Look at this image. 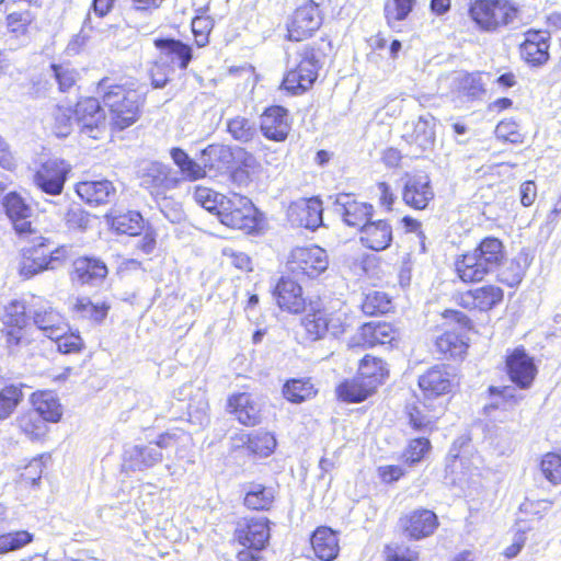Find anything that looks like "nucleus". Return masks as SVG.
Listing matches in <instances>:
<instances>
[{
	"mask_svg": "<svg viewBox=\"0 0 561 561\" xmlns=\"http://www.w3.org/2000/svg\"><path fill=\"white\" fill-rule=\"evenodd\" d=\"M98 92L102 96L103 105L108 110L113 129L124 130L140 118L144 100L136 90L103 78L99 82Z\"/></svg>",
	"mask_w": 561,
	"mask_h": 561,
	"instance_id": "nucleus-1",
	"label": "nucleus"
},
{
	"mask_svg": "<svg viewBox=\"0 0 561 561\" xmlns=\"http://www.w3.org/2000/svg\"><path fill=\"white\" fill-rule=\"evenodd\" d=\"M319 59L313 47L305 45L288 55L287 72L283 88L291 94H301L309 90L318 78Z\"/></svg>",
	"mask_w": 561,
	"mask_h": 561,
	"instance_id": "nucleus-2",
	"label": "nucleus"
},
{
	"mask_svg": "<svg viewBox=\"0 0 561 561\" xmlns=\"http://www.w3.org/2000/svg\"><path fill=\"white\" fill-rule=\"evenodd\" d=\"M69 255V249L60 245L51 249L48 239L41 238L37 243L23 250L19 265V273L24 278H31L44 271L60 267Z\"/></svg>",
	"mask_w": 561,
	"mask_h": 561,
	"instance_id": "nucleus-3",
	"label": "nucleus"
},
{
	"mask_svg": "<svg viewBox=\"0 0 561 561\" xmlns=\"http://www.w3.org/2000/svg\"><path fill=\"white\" fill-rule=\"evenodd\" d=\"M518 13L517 5L510 0H474L469 8L472 21L486 32L513 24Z\"/></svg>",
	"mask_w": 561,
	"mask_h": 561,
	"instance_id": "nucleus-4",
	"label": "nucleus"
},
{
	"mask_svg": "<svg viewBox=\"0 0 561 561\" xmlns=\"http://www.w3.org/2000/svg\"><path fill=\"white\" fill-rule=\"evenodd\" d=\"M1 337L10 354L18 353L22 347L33 341L32 327L28 323L25 305L22 301L13 300L4 307L1 317Z\"/></svg>",
	"mask_w": 561,
	"mask_h": 561,
	"instance_id": "nucleus-5",
	"label": "nucleus"
},
{
	"mask_svg": "<svg viewBox=\"0 0 561 561\" xmlns=\"http://www.w3.org/2000/svg\"><path fill=\"white\" fill-rule=\"evenodd\" d=\"M234 539L243 549L237 553L239 561H259L261 551L270 539L268 519L251 518L237 524Z\"/></svg>",
	"mask_w": 561,
	"mask_h": 561,
	"instance_id": "nucleus-6",
	"label": "nucleus"
},
{
	"mask_svg": "<svg viewBox=\"0 0 561 561\" xmlns=\"http://www.w3.org/2000/svg\"><path fill=\"white\" fill-rule=\"evenodd\" d=\"M301 327L305 331V337L310 342L322 340L327 335L339 337L346 328L345 314L311 307L301 319Z\"/></svg>",
	"mask_w": 561,
	"mask_h": 561,
	"instance_id": "nucleus-7",
	"label": "nucleus"
},
{
	"mask_svg": "<svg viewBox=\"0 0 561 561\" xmlns=\"http://www.w3.org/2000/svg\"><path fill=\"white\" fill-rule=\"evenodd\" d=\"M218 219L232 229L252 232L257 226L256 208L250 198L231 194L221 201Z\"/></svg>",
	"mask_w": 561,
	"mask_h": 561,
	"instance_id": "nucleus-8",
	"label": "nucleus"
},
{
	"mask_svg": "<svg viewBox=\"0 0 561 561\" xmlns=\"http://www.w3.org/2000/svg\"><path fill=\"white\" fill-rule=\"evenodd\" d=\"M286 266L295 277L316 278L327 271L329 259L325 250L318 245L297 247L290 252Z\"/></svg>",
	"mask_w": 561,
	"mask_h": 561,
	"instance_id": "nucleus-9",
	"label": "nucleus"
},
{
	"mask_svg": "<svg viewBox=\"0 0 561 561\" xmlns=\"http://www.w3.org/2000/svg\"><path fill=\"white\" fill-rule=\"evenodd\" d=\"M71 165L60 158L42 162L33 175V183L43 193L58 196L62 193Z\"/></svg>",
	"mask_w": 561,
	"mask_h": 561,
	"instance_id": "nucleus-10",
	"label": "nucleus"
},
{
	"mask_svg": "<svg viewBox=\"0 0 561 561\" xmlns=\"http://www.w3.org/2000/svg\"><path fill=\"white\" fill-rule=\"evenodd\" d=\"M332 211L348 227L360 229L373 216V205L357 201L351 194H336L329 196Z\"/></svg>",
	"mask_w": 561,
	"mask_h": 561,
	"instance_id": "nucleus-11",
	"label": "nucleus"
},
{
	"mask_svg": "<svg viewBox=\"0 0 561 561\" xmlns=\"http://www.w3.org/2000/svg\"><path fill=\"white\" fill-rule=\"evenodd\" d=\"M322 24V16L319 3L316 0H304L296 9L288 25V37L299 42L319 30Z\"/></svg>",
	"mask_w": 561,
	"mask_h": 561,
	"instance_id": "nucleus-12",
	"label": "nucleus"
},
{
	"mask_svg": "<svg viewBox=\"0 0 561 561\" xmlns=\"http://www.w3.org/2000/svg\"><path fill=\"white\" fill-rule=\"evenodd\" d=\"M398 525L405 537L421 540L434 534L438 527V518L433 511L420 508L402 515Z\"/></svg>",
	"mask_w": 561,
	"mask_h": 561,
	"instance_id": "nucleus-13",
	"label": "nucleus"
},
{
	"mask_svg": "<svg viewBox=\"0 0 561 561\" xmlns=\"http://www.w3.org/2000/svg\"><path fill=\"white\" fill-rule=\"evenodd\" d=\"M178 183L171 169L160 162H150L140 170V185L154 197L164 196Z\"/></svg>",
	"mask_w": 561,
	"mask_h": 561,
	"instance_id": "nucleus-14",
	"label": "nucleus"
},
{
	"mask_svg": "<svg viewBox=\"0 0 561 561\" xmlns=\"http://www.w3.org/2000/svg\"><path fill=\"white\" fill-rule=\"evenodd\" d=\"M456 385V376L447 365H435L419 377V386L425 398L449 393Z\"/></svg>",
	"mask_w": 561,
	"mask_h": 561,
	"instance_id": "nucleus-15",
	"label": "nucleus"
},
{
	"mask_svg": "<svg viewBox=\"0 0 561 561\" xmlns=\"http://www.w3.org/2000/svg\"><path fill=\"white\" fill-rule=\"evenodd\" d=\"M506 368L511 380L520 389L529 388L537 374L533 357L520 347L507 355Z\"/></svg>",
	"mask_w": 561,
	"mask_h": 561,
	"instance_id": "nucleus-16",
	"label": "nucleus"
},
{
	"mask_svg": "<svg viewBox=\"0 0 561 561\" xmlns=\"http://www.w3.org/2000/svg\"><path fill=\"white\" fill-rule=\"evenodd\" d=\"M322 202L318 197L301 198L290 204L288 208L289 221L310 230L322 224Z\"/></svg>",
	"mask_w": 561,
	"mask_h": 561,
	"instance_id": "nucleus-17",
	"label": "nucleus"
},
{
	"mask_svg": "<svg viewBox=\"0 0 561 561\" xmlns=\"http://www.w3.org/2000/svg\"><path fill=\"white\" fill-rule=\"evenodd\" d=\"M435 197L431 180L426 174L408 176L403 190L402 199L411 208L423 210Z\"/></svg>",
	"mask_w": 561,
	"mask_h": 561,
	"instance_id": "nucleus-18",
	"label": "nucleus"
},
{
	"mask_svg": "<svg viewBox=\"0 0 561 561\" xmlns=\"http://www.w3.org/2000/svg\"><path fill=\"white\" fill-rule=\"evenodd\" d=\"M260 128L265 138L284 141L291 128L289 115L282 106H272L261 116Z\"/></svg>",
	"mask_w": 561,
	"mask_h": 561,
	"instance_id": "nucleus-19",
	"label": "nucleus"
},
{
	"mask_svg": "<svg viewBox=\"0 0 561 561\" xmlns=\"http://www.w3.org/2000/svg\"><path fill=\"white\" fill-rule=\"evenodd\" d=\"M76 193L90 206L111 203L116 196L114 184L106 179L81 181L76 185Z\"/></svg>",
	"mask_w": 561,
	"mask_h": 561,
	"instance_id": "nucleus-20",
	"label": "nucleus"
},
{
	"mask_svg": "<svg viewBox=\"0 0 561 561\" xmlns=\"http://www.w3.org/2000/svg\"><path fill=\"white\" fill-rule=\"evenodd\" d=\"M75 116L82 130L94 139L98 135L94 133L101 124H104L105 114L99 101L94 98H87L77 103Z\"/></svg>",
	"mask_w": 561,
	"mask_h": 561,
	"instance_id": "nucleus-21",
	"label": "nucleus"
},
{
	"mask_svg": "<svg viewBox=\"0 0 561 561\" xmlns=\"http://www.w3.org/2000/svg\"><path fill=\"white\" fill-rule=\"evenodd\" d=\"M359 231L362 244L370 250H386L392 242V227L386 220H367Z\"/></svg>",
	"mask_w": 561,
	"mask_h": 561,
	"instance_id": "nucleus-22",
	"label": "nucleus"
},
{
	"mask_svg": "<svg viewBox=\"0 0 561 561\" xmlns=\"http://www.w3.org/2000/svg\"><path fill=\"white\" fill-rule=\"evenodd\" d=\"M154 46L159 49V55L173 66V70L178 67L185 70L192 60V48L190 45L174 38H158Z\"/></svg>",
	"mask_w": 561,
	"mask_h": 561,
	"instance_id": "nucleus-23",
	"label": "nucleus"
},
{
	"mask_svg": "<svg viewBox=\"0 0 561 561\" xmlns=\"http://www.w3.org/2000/svg\"><path fill=\"white\" fill-rule=\"evenodd\" d=\"M396 331L388 322L371 321L362 325L359 333L354 337L355 345L374 347L389 344L394 340Z\"/></svg>",
	"mask_w": 561,
	"mask_h": 561,
	"instance_id": "nucleus-24",
	"label": "nucleus"
},
{
	"mask_svg": "<svg viewBox=\"0 0 561 561\" xmlns=\"http://www.w3.org/2000/svg\"><path fill=\"white\" fill-rule=\"evenodd\" d=\"M530 263L531 257L525 251H520L512 259L504 256L503 263L495 270L497 279L510 287H514L523 280Z\"/></svg>",
	"mask_w": 561,
	"mask_h": 561,
	"instance_id": "nucleus-25",
	"label": "nucleus"
},
{
	"mask_svg": "<svg viewBox=\"0 0 561 561\" xmlns=\"http://www.w3.org/2000/svg\"><path fill=\"white\" fill-rule=\"evenodd\" d=\"M503 290L495 285H484L465 293L461 297L466 308L488 311L503 299Z\"/></svg>",
	"mask_w": 561,
	"mask_h": 561,
	"instance_id": "nucleus-26",
	"label": "nucleus"
},
{
	"mask_svg": "<svg viewBox=\"0 0 561 561\" xmlns=\"http://www.w3.org/2000/svg\"><path fill=\"white\" fill-rule=\"evenodd\" d=\"M228 405L237 420L245 426H254L261 421V407L250 393L233 394Z\"/></svg>",
	"mask_w": 561,
	"mask_h": 561,
	"instance_id": "nucleus-27",
	"label": "nucleus"
},
{
	"mask_svg": "<svg viewBox=\"0 0 561 561\" xmlns=\"http://www.w3.org/2000/svg\"><path fill=\"white\" fill-rule=\"evenodd\" d=\"M274 295L279 308L297 313L305 307L301 286L295 280L282 277L275 286Z\"/></svg>",
	"mask_w": 561,
	"mask_h": 561,
	"instance_id": "nucleus-28",
	"label": "nucleus"
},
{
	"mask_svg": "<svg viewBox=\"0 0 561 561\" xmlns=\"http://www.w3.org/2000/svg\"><path fill=\"white\" fill-rule=\"evenodd\" d=\"M106 275L107 267L99 259L83 256L73 262L72 278L82 285H98Z\"/></svg>",
	"mask_w": 561,
	"mask_h": 561,
	"instance_id": "nucleus-29",
	"label": "nucleus"
},
{
	"mask_svg": "<svg viewBox=\"0 0 561 561\" xmlns=\"http://www.w3.org/2000/svg\"><path fill=\"white\" fill-rule=\"evenodd\" d=\"M162 451L158 446L135 445L125 451V463L131 470H145L162 460Z\"/></svg>",
	"mask_w": 561,
	"mask_h": 561,
	"instance_id": "nucleus-30",
	"label": "nucleus"
},
{
	"mask_svg": "<svg viewBox=\"0 0 561 561\" xmlns=\"http://www.w3.org/2000/svg\"><path fill=\"white\" fill-rule=\"evenodd\" d=\"M2 205L8 217L12 220L14 229L19 233H26L31 230V208L25 204L23 198L11 192L3 197Z\"/></svg>",
	"mask_w": 561,
	"mask_h": 561,
	"instance_id": "nucleus-31",
	"label": "nucleus"
},
{
	"mask_svg": "<svg viewBox=\"0 0 561 561\" xmlns=\"http://www.w3.org/2000/svg\"><path fill=\"white\" fill-rule=\"evenodd\" d=\"M314 554L322 561H332L339 553L337 535L329 527L317 528L311 537Z\"/></svg>",
	"mask_w": 561,
	"mask_h": 561,
	"instance_id": "nucleus-32",
	"label": "nucleus"
},
{
	"mask_svg": "<svg viewBox=\"0 0 561 561\" xmlns=\"http://www.w3.org/2000/svg\"><path fill=\"white\" fill-rule=\"evenodd\" d=\"M455 271L465 283L481 282L491 273L473 251L459 256L455 261Z\"/></svg>",
	"mask_w": 561,
	"mask_h": 561,
	"instance_id": "nucleus-33",
	"label": "nucleus"
},
{
	"mask_svg": "<svg viewBox=\"0 0 561 561\" xmlns=\"http://www.w3.org/2000/svg\"><path fill=\"white\" fill-rule=\"evenodd\" d=\"M473 252L491 273L503 263L505 256L502 241L494 237L484 238Z\"/></svg>",
	"mask_w": 561,
	"mask_h": 561,
	"instance_id": "nucleus-34",
	"label": "nucleus"
},
{
	"mask_svg": "<svg viewBox=\"0 0 561 561\" xmlns=\"http://www.w3.org/2000/svg\"><path fill=\"white\" fill-rule=\"evenodd\" d=\"M32 404L45 422L56 423L61 419L62 410L57 397L51 391H39L32 394Z\"/></svg>",
	"mask_w": 561,
	"mask_h": 561,
	"instance_id": "nucleus-35",
	"label": "nucleus"
},
{
	"mask_svg": "<svg viewBox=\"0 0 561 561\" xmlns=\"http://www.w3.org/2000/svg\"><path fill=\"white\" fill-rule=\"evenodd\" d=\"M435 117L427 113L421 115L413 124V131L409 136L410 142L415 144L422 150L431 149L435 144Z\"/></svg>",
	"mask_w": 561,
	"mask_h": 561,
	"instance_id": "nucleus-36",
	"label": "nucleus"
},
{
	"mask_svg": "<svg viewBox=\"0 0 561 561\" xmlns=\"http://www.w3.org/2000/svg\"><path fill=\"white\" fill-rule=\"evenodd\" d=\"M233 154L229 146L222 144H213L201 152L199 161L205 167V171H220L227 169L232 162Z\"/></svg>",
	"mask_w": 561,
	"mask_h": 561,
	"instance_id": "nucleus-37",
	"label": "nucleus"
},
{
	"mask_svg": "<svg viewBox=\"0 0 561 561\" xmlns=\"http://www.w3.org/2000/svg\"><path fill=\"white\" fill-rule=\"evenodd\" d=\"M33 321L36 328L50 340L54 336H60L66 325L61 314L51 308L35 311Z\"/></svg>",
	"mask_w": 561,
	"mask_h": 561,
	"instance_id": "nucleus-38",
	"label": "nucleus"
},
{
	"mask_svg": "<svg viewBox=\"0 0 561 561\" xmlns=\"http://www.w3.org/2000/svg\"><path fill=\"white\" fill-rule=\"evenodd\" d=\"M170 154L173 162L179 167L184 179L188 181H196L206 176L203 163L193 160L181 148H172Z\"/></svg>",
	"mask_w": 561,
	"mask_h": 561,
	"instance_id": "nucleus-39",
	"label": "nucleus"
},
{
	"mask_svg": "<svg viewBox=\"0 0 561 561\" xmlns=\"http://www.w3.org/2000/svg\"><path fill=\"white\" fill-rule=\"evenodd\" d=\"M376 389L374 385L367 383L360 377L352 381H345L337 388L339 398L346 402H362L366 400Z\"/></svg>",
	"mask_w": 561,
	"mask_h": 561,
	"instance_id": "nucleus-40",
	"label": "nucleus"
},
{
	"mask_svg": "<svg viewBox=\"0 0 561 561\" xmlns=\"http://www.w3.org/2000/svg\"><path fill=\"white\" fill-rule=\"evenodd\" d=\"M274 501V490L260 483H251L245 492L244 505L250 510H268Z\"/></svg>",
	"mask_w": 561,
	"mask_h": 561,
	"instance_id": "nucleus-41",
	"label": "nucleus"
},
{
	"mask_svg": "<svg viewBox=\"0 0 561 561\" xmlns=\"http://www.w3.org/2000/svg\"><path fill=\"white\" fill-rule=\"evenodd\" d=\"M388 375L385 363L376 357L365 356L359 364L358 377L376 389Z\"/></svg>",
	"mask_w": 561,
	"mask_h": 561,
	"instance_id": "nucleus-42",
	"label": "nucleus"
},
{
	"mask_svg": "<svg viewBox=\"0 0 561 561\" xmlns=\"http://www.w3.org/2000/svg\"><path fill=\"white\" fill-rule=\"evenodd\" d=\"M35 20L36 13L31 9L16 10L7 14L5 26L8 32L16 37L26 36Z\"/></svg>",
	"mask_w": 561,
	"mask_h": 561,
	"instance_id": "nucleus-43",
	"label": "nucleus"
},
{
	"mask_svg": "<svg viewBox=\"0 0 561 561\" xmlns=\"http://www.w3.org/2000/svg\"><path fill=\"white\" fill-rule=\"evenodd\" d=\"M227 130L234 140L242 144L252 141L257 135L255 123L242 115L227 119Z\"/></svg>",
	"mask_w": 561,
	"mask_h": 561,
	"instance_id": "nucleus-44",
	"label": "nucleus"
},
{
	"mask_svg": "<svg viewBox=\"0 0 561 561\" xmlns=\"http://www.w3.org/2000/svg\"><path fill=\"white\" fill-rule=\"evenodd\" d=\"M22 385L10 383L0 389V421L9 419L23 401Z\"/></svg>",
	"mask_w": 561,
	"mask_h": 561,
	"instance_id": "nucleus-45",
	"label": "nucleus"
},
{
	"mask_svg": "<svg viewBox=\"0 0 561 561\" xmlns=\"http://www.w3.org/2000/svg\"><path fill=\"white\" fill-rule=\"evenodd\" d=\"M19 428L31 439L43 438L47 433L46 422L34 411L23 413L16 419Z\"/></svg>",
	"mask_w": 561,
	"mask_h": 561,
	"instance_id": "nucleus-46",
	"label": "nucleus"
},
{
	"mask_svg": "<svg viewBox=\"0 0 561 561\" xmlns=\"http://www.w3.org/2000/svg\"><path fill=\"white\" fill-rule=\"evenodd\" d=\"M284 397L293 403H301L316 396L317 390L309 379H293L283 388Z\"/></svg>",
	"mask_w": 561,
	"mask_h": 561,
	"instance_id": "nucleus-47",
	"label": "nucleus"
},
{
	"mask_svg": "<svg viewBox=\"0 0 561 561\" xmlns=\"http://www.w3.org/2000/svg\"><path fill=\"white\" fill-rule=\"evenodd\" d=\"M416 0H389L385 4V18L387 24L396 30L398 23L404 21L412 12Z\"/></svg>",
	"mask_w": 561,
	"mask_h": 561,
	"instance_id": "nucleus-48",
	"label": "nucleus"
},
{
	"mask_svg": "<svg viewBox=\"0 0 561 561\" xmlns=\"http://www.w3.org/2000/svg\"><path fill=\"white\" fill-rule=\"evenodd\" d=\"M112 227L118 233L129 236L138 234L144 228V218L140 213L129 210L124 214L116 215L112 218Z\"/></svg>",
	"mask_w": 561,
	"mask_h": 561,
	"instance_id": "nucleus-49",
	"label": "nucleus"
},
{
	"mask_svg": "<svg viewBox=\"0 0 561 561\" xmlns=\"http://www.w3.org/2000/svg\"><path fill=\"white\" fill-rule=\"evenodd\" d=\"M435 345L439 353L451 358L461 357L468 347L460 335L455 332H445L436 339Z\"/></svg>",
	"mask_w": 561,
	"mask_h": 561,
	"instance_id": "nucleus-50",
	"label": "nucleus"
},
{
	"mask_svg": "<svg viewBox=\"0 0 561 561\" xmlns=\"http://www.w3.org/2000/svg\"><path fill=\"white\" fill-rule=\"evenodd\" d=\"M457 89L469 100L481 98L485 93L484 82L480 72L459 75Z\"/></svg>",
	"mask_w": 561,
	"mask_h": 561,
	"instance_id": "nucleus-51",
	"label": "nucleus"
},
{
	"mask_svg": "<svg viewBox=\"0 0 561 561\" xmlns=\"http://www.w3.org/2000/svg\"><path fill=\"white\" fill-rule=\"evenodd\" d=\"M73 311L79 318L101 322L107 316L108 306L105 304H93L89 298L83 297L77 298Z\"/></svg>",
	"mask_w": 561,
	"mask_h": 561,
	"instance_id": "nucleus-52",
	"label": "nucleus"
},
{
	"mask_svg": "<svg viewBox=\"0 0 561 561\" xmlns=\"http://www.w3.org/2000/svg\"><path fill=\"white\" fill-rule=\"evenodd\" d=\"M75 111L70 106H56L53 112V133L57 137H67L72 128Z\"/></svg>",
	"mask_w": 561,
	"mask_h": 561,
	"instance_id": "nucleus-53",
	"label": "nucleus"
},
{
	"mask_svg": "<svg viewBox=\"0 0 561 561\" xmlns=\"http://www.w3.org/2000/svg\"><path fill=\"white\" fill-rule=\"evenodd\" d=\"M276 447L275 437L268 432H255L248 438V448L260 456H268Z\"/></svg>",
	"mask_w": 561,
	"mask_h": 561,
	"instance_id": "nucleus-54",
	"label": "nucleus"
},
{
	"mask_svg": "<svg viewBox=\"0 0 561 561\" xmlns=\"http://www.w3.org/2000/svg\"><path fill=\"white\" fill-rule=\"evenodd\" d=\"M227 196L221 195L209 187L197 186L194 192L195 202L203 208L219 216L221 201Z\"/></svg>",
	"mask_w": 561,
	"mask_h": 561,
	"instance_id": "nucleus-55",
	"label": "nucleus"
},
{
	"mask_svg": "<svg viewBox=\"0 0 561 561\" xmlns=\"http://www.w3.org/2000/svg\"><path fill=\"white\" fill-rule=\"evenodd\" d=\"M548 43H541L538 45L531 41H525L520 47L523 57L528 64H531L533 66L543 65L548 60Z\"/></svg>",
	"mask_w": 561,
	"mask_h": 561,
	"instance_id": "nucleus-56",
	"label": "nucleus"
},
{
	"mask_svg": "<svg viewBox=\"0 0 561 561\" xmlns=\"http://www.w3.org/2000/svg\"><path fill=\"white\" fill-rule=\"evenodd\" d=\"M33 535L26 530H19L0 535V554L15 551L32 542Z\"/></svg>",
	"mask_w": 561,
	"mask_h": 561,
	"instance_id": "nucleus-57",
	"label": "nucleus"
},
{
	"mask_svg": "<svg viewBox=\"0 0 561 561\" xmlns=\"http://www.w3.org/2000/svg\"><path fill=\"white\" fill-rule=\"evenodd\" d=\"M407 413L410 424L415 430H427L432 427L434 416L425 413V404L421 402H412L407 404Z\"/></svg>",
	"mask_w": 561,
	"mask_h": 561,
	"instance_id": "nucleus-58",
	"label": "nucleus"
},
{
	"mask_svg": "<svg viewBox=\"0 0 561 561\" xmlns=\"http://www.w3.org/2000/svg\"><path fill=\"white\" fill-rule=\"evenodd\" d=\"M540 469L545 478L553 484L561 483V455L547 453L540 462Z\"/></svg>",
	"mask_w": 561,
	"mask_h": 561,
	"instance_id": "nucleus-59",
	"label": "nucleus"
},
{
	"mask_svg": "<svg viewBox=\"0 0 561 561\" xmlns=\"http://www.w3.org/2000/svg\"><path fill=\"white\" fill-rule=\"evenodd\" d=\"M173 66H170L160 55L150 68L151 82L154 88H163L173 75Z\"/></svg>",
	"mask_w": 561,
	"mask_h": 561,
	"instance_id": "nucleus-60",
	"label": "nucleus"
},
{
	"mask_svg": "<svg viewBox=\"0 0 561 561\" xmlns=\"http://www.w3.org/2000/svg\"><path fill=\"white\" fill-rule=\"evenodd\" d=\"M390 300L387 296L379 291H373L366 295L362 309L364 313L375 316L377 313H385L389 310Z\"/></svg>",
	"mask_w": 561,
	"mask_h": 561,
	"instance_id": "nucleus-61",
	"label": "nucleus"
},
{
	"mask_svg": "<svg viewBox=\"0 0 561 561\" xmlns=\"http://www.w3.org/2000/svg\"><path fill=\"white\" fill-rule=\"evenodd\" d=\"M53 75L62 92L71 89L78 79V72L69 65H51Z\"/></svg>",
	"mask_w": 561,
	"mask_h": 561,
	"instance_id": "nucleus-62",
	"label": "nucleus"
},
{
	"mask_svg": "<svg viewBox=\"0 0 561 561\" xmlns=\"http://www.w3.org/2000/svg\"><path fill=\"white\" fill-rule=\"evenodd\" d=\"M64 220L69 229L84 230L89 225L90 218L80 205L70 204L64 215Z\"/></svg>",
	"mask_w": 561,
	"mask_h": 561,
	"instance_id": "nucleus-63",
	"label": "nucleus"
},
{
	"mask_svg": "<svg viewBox=\"0 0 561 561\" xmlns=\"http://www.w3.org/2000/svg\"><path fill=\"white\" fill-rule=\"evenodd\" d=\"M51 340L56 341L58 351L64 354L79 353L83 347V341L79 334H67V325L60 336H54Z\"/></svg>",
	"mask_w": 561,
	"mask_h": 561,
	"instance_id": "nucleus-64",
	"label": "nucleus"
}]
</instances>
